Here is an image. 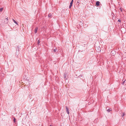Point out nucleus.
<instances>
[{"mask_svg":"<svg viewBox=\"0 0 126 126\" xmlns=\"http://www.w3.org/2000/svg\"><path fill=\"white\" fill-rule=\"evenodd\" d=\"M126 83V80H125L122 83L123 85H124Z\"/></svg>","mask_w":126,"mask_h":126,"instance_id":"obj_4","label":"nucleus"},{"mask_svg":"<svg viewBox=\"0 0 126 126\" xmlns=\"http://www.w3.org/2000/svg\"><path fill=\"white\" fill-rule=\"evenodd\" d=\"M16 119L14 118V123H15L16 122Z\"/></svg>","mask_w":126,"mask_h":126,"instance_id":"obj_18","label":"nucleus"},{"mask_svg":"<svg viewBox=\"0 0 126 126\" xmlns=\"http://www.w3.org/2000/svg\"><path fill=\"white\" fill-rule=\"evenodd\" d=\"M51 16L52 15L50 14H49L48 15V17H51Z\"/></svg>","mask_w":126,"mask_h":126,"instance_id":"obj_10","label":"nucleus"},{"mask_svg":"<svg viewBox=\"0 0 126 126\" xmlns=\"http://www.w3.org/2000/svg\"><path fill=\"white\" fill-rule=\"evenodd\" d=\"M114 52V51H111V53H112V52Z\"/></svg>","mask_w":126,"mask_h":126,"instance_id":"obj_22","label":"nucleus"},{"mask_svg":"<svg viewBox=\"0 0 126 126\" xmlns=\"http://www.w3.org/2000/svg\"><path fill=\"white\" fill-rule=\"evenodd\" d=\"M99 51H100V49H99Z\"/></svg>","mask_w":126,"mask_h":126,"instance_id":"obj_23","label":"nucleus"},{"mask_svg":"<svg viewBox=\"0 0 126 126\" xmlns=\"http://www.w3.org/2000/svg\"><path fill=\"white\" fill-rule=\"evenodd\" d=\"M72 6V5H71V4H70L69 6V8H70L71 7V6Z\"/></svg>","mask_w":126,"mask_h":126,"instance_id":"obj_17","label":"nucleus"},{"mask_svg":"<svg viewBox=\"0 0 126 126\" xmlns=\"http://www.w3.org/2000/svg\"><path fill=\"white\" fill-rule=\"evenodd\" d=\"M73 0H72L71 1V2L70 3V4L72 5L73 3Z\"/></svg>","mask_w":126,"mask_h":126,"instance_id":"obj_11","label":"nucleus"},{"mask_svg":"<svg viewBox=\"0 0 126 126\" xmlns=\"http://www.w3.org/2000/svg\"><path fill=\"white\" fill-rule=\"evenodd\" d=\"M125 115V113H122V117H123V116H124Z\"/></svg>","mask_w":126,"mask_h":126,"instance_id":"obj_15","label":"nucleus"},{"mask_svg":"<svg viewBox=\"0 0 126 126\" xmlns=\"http://www.w3.org/2000/svg\"><path fill=\"white\" fill-rule=\"evenodd\" d=\"M57 50V49L56 48V49H53L52 50V51H53L54 52H56V51Z\"/></svg>","mask_w":126,"mask_h":126,"instance_id":"obj_5","label":"nucleus"},{"mask_svg":"<svg viewBox=\"0 0 126 126\" xmlns=\"http://www.w3.org/2000/svg\"><path fill=\"white\" fill-rule=\"evenodd\" d=\"M49 126H51V125H50Z\"/></svg>","mask_w":126,"mask_h":126,"instance_id":"obj_25","label":"nucleus"},{"mask_svg":"<svg viewBox=\"0 0 126 126\" xmlns=\"http://www.w3.org/2000/svg\"><path fill=\"white\" fill-rule=\"evenodd\" d=\"M3 10V8H0V12H1Z\"/></svg>","mask_w":126,"mask_h":126,"instance_id":"obj_14","label":"nucleus"},{"mask_svg":"<svg viewBox=\"0 0 126 126\" xmlns=\"http://www.w3.org/2000/svg\"><path fill=\"white\" fill-rule=\"evenodd\" d=\"M4 20H6V23H7L8 22V18H6Z\"/></svg>","mask_w":126,"mask_h":126,"instance_id":"obj_12","label":"nucleus"},{"mask_svg":"<svg viewBox=\"0 0 126 126\" xmlns=\"http://www.w3.org/2000/svg\"><path fill=\"white\" fill-rule=\"evenodd\" d=\"M100 2L99 1H96V5L97 6H98L100 5Z\"/></svg>","mask_w":126,"mask_h":126,"instance_id":"obj_2","label":"nucleus"},{"mask_svg":"<svg viewBox=\"0 0 126 126\" xmlns=\"http://www.w3.org/2000/svg\"><path fill=\"white\" fill-rule=\"evenodd\" d=\"M38 30V28L37 27H36L34 30V32L35 33H36L37 31V30Z\"/></svg>","mask_w":126,"mask_h":126,"instance_id":"obj_3","label":"nucleus"},{"mask_svg":"<svg viewBox=\"0 0 126 126\" xmlns=\"http://www.w3.org/2000/svg\"><path fill=\"white\" fill-rule=\"evenodd\" d=\"M84 27L85 28L87 27L88 26V25L87 24H85L84 25Z\"/></svg>","mask_w":126,"mask_h":126,"instance_id":"obj_13","label":"nucleus"},{"mask_svg":"<svg viewBox=\"0 0 126 126\" xmlns=\"http://www.w3.org/2000/svg\"><path fill=\"white\" fill-rule=\"evenodd\" d=\"M13 21L15 23H16V24L17 25H18V24L17 23V22L15 20H14V19H13Z\"/></svg>","mask_w":126,"mask_h":126,"instance_id":"obj_6","label":"nucleus"},{"mask_svg":"<svg viewBox=\"0 0 126 126\" xmlns=\"http://www.w3.org/2000/svg\"><path fill=\"white\" fill-rule=\"evenodd\" d=\"M82 24H83V23H82V22H81V21H80V23H79V25H81V26H82Z\"/></svg>","mask_w":126,"mask_h":126,"instance_id":"obj_7","label":"nucleus"},{"mask_svg":"<svg viewBox=\"0 0 126 126\" xmlns=\"http://www.w3.org/2000/svg\"><path fill=\"white\" fill-rule=\"evenodd\" d=\"M79 0H78V2H77V3H79Z\"/></svg>","mask_w":126,"mask_h":126,"instance_id":"obj_21","label":"nucleus"},{"mask_svg":"<svg viewBox=\"0 0 126 126\" xmlns=\"http://www.w3.org/2000/svg\"><path fill=\"white\" fill-rule=\"evenodd\" d=\"M66 75L64 73V74L63 76L65 79V78H66Z\"/></svg>","mask_w":126,"mask_h":126,"instance_id":"obj_9","label":"nucleus"},{"mask_svg":"<svg viewBox=\"0 0 126 126\" xmlns=\"http://www.w3.org/2000/svg\"><path fill=\"white\" fill-rule=\"evenodd\" d=\"M111 110V109H109L107 111L108 112H109Z\"/></svg>","mask_w":126,"mask_h":126,"instance_id":"obj_8","label":"nucleus"},{"mask_svg":"<svg viewBox=\"0 0 126 126\" xmlns=\"http://www.w3.org/2000/svg\"><path fill=\"white\" fill-rule=\"evenodd\" d=\"M66 108V112H67V113L69 114V109L67 107V106L65 107Z\"/></svg>","mask_w":126,"mask_h":126,"instance_id":"obj_1","label":"nucleus"},{"mask_svg":"<svg viewBox=\"0 0 126 126\" xmlns=\"http://www.w3.org/2000/svg\"><path fill=\"white\" fill-rule=\"evenodd\" d=\"M5 22L6 23V20H5Z\"/></svg>","mask_w":126,"mask_h":126,"instance_id":"obj_24","label":"nucleus"},{"mask_svg":"<svg viewBox=\"0 0 126 126\" xmlns=\"http://www.w3.org/2000/svg\"><path fill=\"white\" fill-rule=\"evenodd\" d=\"M120 10H121V11L122 12V9H121V8H120Z\"/></svg>","mask_w":126,"mask_h":126,"instance_id":"obj_20","label":"nucleus"},{"mask_svg":"<svg viewBox=\"0 0 126 126\" xmlns=\"http://www.w3.org/2000/svg\"><path fill=\"white\" fill-rule=\"evenodd\" d=\"M40 41L39 40H38V42H37V44H38V45L39 44V43H40Z\"/></svg>","mask_w":126,"mask_h":126,"instance_id":"obj_16","label":"nucleus"},{"mask_svg":"<svg viewBox=\"0 0 126 126\" xmlns=\"http://www.w3.org/2000/svg\"><path fill=\"white\" fill-rule=\"evenodd\" d=\"M118 22H121V20H120V19H118Z\"/></svg>","mask_w":126,"mask_h":126,"instance_id":"obj_19","label":"nucleus"}]
</instances>
